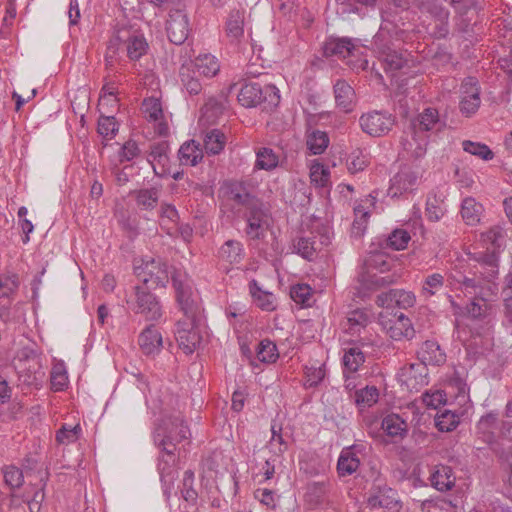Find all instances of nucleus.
<instances>
[{
  "label": "nucleus",
  "instance_id": "f257e3e1",
  "mask_svg": "<svg viewBox=\"0 0 512 512\" xmlns=\"http://www.w3.org/2000/svg\"><path fill=\"white\" fill-rule=\"evenodd\" d=\"M392 261L381 251H373L368 254L363 262V266L358 275L357 281L359 289L365 291H375L389 286L397 281L399 275L393 273L390 275H379L390 270Z\"/></svg>",
  "mask_w": 512,
  "mask_h": 512
},
{
  "label": "nucleus",
  "instance_id": "f03ea898",
  "mask_svg": "<svg viewBox=\"0 0 512 512\" xmlns=\"http://www.w3.org/2000/svg\"><path fill=\"white\" fill-rule=\"evenodd\" d=\"M173 285L177 291V300L184 312V319L177 322L176 339L179 347L186 353H193L201 341V336L195 326V316L189 297L183 289L181 282L172 277Z\"/></svg>",
  "mask_w": 512,
  "mask_h": 512
},
{
  "label": "nucleus",
  "instance_id": "7ed1b4c3",
  "mask_svg": "<svg viewBox=\"0 0 512 512\" xmlns=\"http://www.w3.org/2000/svg\"><path fill=\"white\" fill-rule=\"evenodd\" d=\"M154 443L157 446H185L190 445V430L179 419H161L154 429Z\"/></svg>",
  "mask_w": 512,
  "mask_h": 512
},
{
  "label": "nucleus",
  "instance_id": "20e7f679",
  "mask_svg": "<svg viewBox=\"0 0 512 512\" xmlns=\"http://www.w3.org/2000/svg\"><path fill=\"white\" fill-rule=\"evenodd\" d=\"M367 503L372 509L383 508L389 511L401 509L397 491L381 481L375 482L371 487Z\"/></svg>",
  "mask_w": 512,
  "mask_h": 512
},
{
  "label": "nucleus",
  "instance_id": "39448f33",
  "mask_svg": "<svg viewBox=\"0 0 512 512\" xmlns=\"http://www.w3.org/2000/svg\"><path fill=\"white\" fill-rule=\"evenodd\" d=\"M359 123L363 132L374 137H380L392 129L394 118L389 113L372 111L363 114Z\"/></svg>",
  "mask_w": 512,
  "mask_h": 512
},
{
  "label": "nucleus",
  "instance_id": "423d86ee",
  "mask_svg": "<svg viewBox=\"0 0 512 512\" xmlns=\"http://www.w3.org/2000/svg\"><path fill=\"white\" fill-rule=\"evenodd\" d=\"M135 272L144 284L165 286L169 280L167 265L160 258L143 261L141 266L135 267Z\"/></svg>",
  "mask_w": 512,
  "mask_h": 512
},
{
  "label": "nucleus",
  "instance_id": "0eeeda50",
  "mask_svg": "<svg viewBox=\"0 0 512 512\" xmlns=\"http://www.w3.org/2000/svg\"><path fill=\"white\" fill-rule=\"evenodd\" d=\"M22 355L25 358L19 360V377L27 385H37L44 376V373L41 371L40 359L33 349H24Z\"/></svg>",
  "mask_w": 512,
  "mask_h": 512
},
{
  "label": "nucleus",
  "instance_id": "6e6552de",
  "mask_svg": "<svg viewBox=\"0 0 512 512\" xmlns=\"http://www.w3.org/2000/svg\"><path fill=\"white\" fill-rule=\"evenodd\" d=\"M267 96L278 99L275 87L266 86L263 89L258 83H247L242 86L237 98L243 107L252 108L266 101Z\"/></svg>",
  "mask_w": 512,
  "mask_h": 512
},
{
  "label": "nucleus",
  "instance_id": "1a4fd4ad",
  "mask_svg": "<svg viewBox=\"0 0 512 512\" xmlns=\"http://www.w3.org/2000/svg\"><path fill=\"white\" fill-rule=\"evenodd\" d=\"M135 312L148 321H156L162 316L161 306L156 297L144 287H135Z\"/></svg>",
  "mask_w": 512,
  "mask_h": 512
},
{
  "label": "nucleus",
  "instance_id": "9d476101",
  "mask_svg": "<svg viewBox=\"0 0 512 512\" xmlns=\"http://www.w3.org/2000/svg\"><path fill=\"white\" fill-rule=\"evenodd\" d=\"M166 31L172 43L176 45L184 43L189 34L187 14L180 9L171 10L167 20Z\"/></svg>",
  "mask_w": 512,
  "mask_h": 512
},
{
  "label": "nucleus",
  "instance_id": "9b49d317",
  "mask_svg": "<svg viewBox=\"0 0 512 512\" xmlns=\"http://www.w3.org/2000/svg\"><path fill=\"white\" fill-rule=\"evenodd\" d=\"M383 34L379 33L374 37V45L378 54V59L386 71H396L406 64V59L402 53L392 49L389 45L383 43Z\"/></svg>",
  "mask_w": 512,
  "mask_h": 512
},
{
  "label": "nucleus",
  "instance_id": "f8f14e48",
  "mask_svg": "<svg viewBox=\"0 0 512 512\" xmlns=\"http://www.w3.org/2000/svg\"><path fill=\"white\" fill-rule=\"evenodd\" d=\"M246 234L251 239H261L270 226L269 214L259 205L253 204L247 215Z\"/></svg>",
  "mask_w": 512,
  "mask_h": 512
},
{
  "label": "nucleus",
  "instance_id": "ddd939ff",
  "mask_svg": "<svg viewBox=\"0 0 512 512\" xmlns=\"http://www.w3.org/2000/svg\"><path fill=\"white\" fill-rule=\"evenodd\" d=\"M462 98L460 110L466 116L475 113L480 106V92L475 78H467L461 86Z\"/></svg>",
  "mask_w": 512,
  "mask_h": 512
},
{
  "label": "nucleus",
  "instance_id": "4468645a",
  "mask_svg": "<svg viewBox=\"0 0 512 512\" xmlns=\"http://www.w3.org/2000/svg\"><path fill=\"white\" fill-rule=\"evenodd\" d=\"M418 180V173L410 167H403L391 180V186L388 190L389 195L396 197L403 192L413 189Z\"/></svg>",
  "mask_w": 512,
  "mask_h": 512
},
{
  "label": "nucleus",
  "instance_id": "2eb2a0df",
  "mask_svg": "<svg viewBox=\"0 0 512 512\" xmlns=\"http://www.w3.org/2000/svg\"><path fill=\"white\" fill-rule=\"evenodd\" d=\"M120 31L126 32V34H123L124 39L121 41V43H126L127 56L131 60H138L144 54H146L148 49V43L146 42V39L144 38L143 35L135 31L131 32L128 29H121Z\"/></svg>",
  "mask_w": 512,
  "mask_h": 512
},
{
  "label": "nucleus",
  "instance_id": "dca6fc26",
  "mask_svg": "<svg viewBox=\"0 0 512 512\" xmlns=\"http://www.w3.org/2000/svg\"><path fill=\"white\" fill-rule=\"evenodd\" d=\"M402 145L407 155L417 160L426 153L427 137L422 133H416L410 130L403 138Z\"/></svg>",
  "mask_w": 512,
  "mask_h": 512
},
{
  "label": "nucleus",
  "instance_id": "f3484780",
  "mask_svg": "<svg viewBox=\"0 0 512 512\" xmlns=\"http://www.w3.org/2000/svg\"><path fill=\"white\" fill-rule=\"evenodd\" d=\"M162 343V335L154 325L146 327L139 336V346L146 355L159 352Z\"/></svg>",
  "mask_w": 512,
  "mask_h": 512
},
{
  "label": "nucleus",
  "instance_id": "a211bd4d",
  "mask_svg": "<svg viewBox=\"0 0 512 512\" xmlns=\"http://www.w3.org/2000/svg\"><path fill=\"white\" fill-rule=\"evenodd\" d=\"M417 354L424 365H441L446 360V355L440 345L432 340L425 341Z\"/></svg>",
  "mask_w": 512,
  "mask_h": 512
},
{
  "label": "nucleus",
  "instance_id": "6ab92c4d",
  "mask_svg": "<svg viewBox=\"0 0 512 512\" xmlns=\"http://www.w3.org/2000/svg\"><path fill=\"white\" fill-rule=\"evenodd\" d=\"M354 48V44L348 38H330L324 43L323 54L326 57L337 56L344 59L352 54Z\"/></svg>",
  "mask_w": 512,
  "mask_h": 512
},
{
  "label": "nucleus",
  "instance_id": "aec40b11",
  "mask_svg": "<svg viewBox=\"0 0 512 512\" xmlns=\"http://www.w3.org/2000/svg\"><path fill=\"white\" fill-rule=\"evenodd\" d=\"M334 95L338 107L342 108L345 112H350L353 109L355 91L347 81L337 80L334 84Z\"/></svg>",
  "mask_w": 512,
  "mask_h": 512
},
{
  "label": "nucleus",
  "instance_id": "412c9836",
  "mask_svg": "<svg viewBox=\"0 0 512 512\" xmlns=\"http://www.w3.org/2000/svg\"><path fill=\"white\" fill-rule=\"evenodd\" d=\"M439 124V114L434 108H427L411 122L410 130L424 133L436 128Z\"/></svg>",
  "mask_w": 512,
  "mask_h": 512
},
{
  "label": "nucleus",
  "instance_id": "4be33fe9",
  "mask_svg": "<svg viewBox=\"0 0 512 512\" xmlns=\"http://www.w3.org/2000/svg\"><path fill=\"white\" fill-rule=\"evenodd\" d=\"M431 485L438 491H448L452 489L455 484V477L452 474V469L449 466L439 465L430 476Z\"/></svg>",
  "mask_w": 512,
  "mask_h": 512
},
{
  "label": "nucleus",
  "instance_id": "5701e85b",
  "mask_svg": "<svg viewBox=\"0 0 512 512\" xmlns=\"http://www.w3.org/2000/svg\"><path fill=\"white\" fill-rule=\"evenodd\" d=\"M168 144L167 142H160L151 146L150 153L148 155V161L153 167L154 172L157 175L165 173V166L168 163Z\"/></svg>",
  "mask_w": 512,
  "mask_h": 512
},
{
  "label": "nucleus",
  "instance_id": "b1692460",
  "mask_svg": "<svg viewBox=\"0 0 512 512\" xmlns=\"http://www.w3.org/2000/svg\"><path fill=\"white\" fill-rule=\"evenodd\" d=\"M179 161L182 165L195 166L203 158L200 144L194 140L185 142L178 151Z\"/></svg>",
  "mask_w": 512,
  "mask_h": 512
},
{
  "label": "nucleus",
  "instance_id": "393cba45",
  "mask_svg": "<svg viewBox=\"0 0 512 512\" xmlns=\"http://www.w3.org/2000/svg\"><path fill=\"white\" fill-rule=\"evenodd\" d=\"M226 35L233 42H238L244 35V11L233 10L226 21Z\"/></svg>",
  "mask_w": 512,
  "mask_h": 512
},
{
  "label": "nucleus",
  "instance_id": "a878e982",
  "mask_svg": "<svg viewBox=\"0 0 512 512\" xmlns=\"http://www.w3.org/2000/svg\"><path fill=\"white\" fill-rule=\"evenodd\" d=\"M481 269L479 270L480 276L490 283L498 274V257L495 250L491 252L482 253L478 258Z\"/></svg>",
  "mask_w": 512,
  "mask_h": 512
},
{
  "label": "nucleus",
  "instance_id": "bb28decb",
  "mask_svg": "<svg viewBox=\"0 0 512 512\" xmlns=\"http://www.w3.org/2000/svg\"><path fill=\"white\" fill-rule=\"evenodd\" d=\"M194 73L203 75L205 77L215 76L219 70L220 65L215 56L210 54L199 55L193 62Z\"/></svg>",
  "mask_w": 512,
  "mask_h": 512
},
{
  "label": "nucleus",
  "instance_id": "cd10ccee",
  "mask_svg": "<svg viewBox=\"0 0 512 512\" xmlns=\"http://www.w3.org/2000/svg\"><path fill=\"white\" fill-rule=\"evenodd\" d=\"M306 145L311 154H322L329 145V137L324 131L309 129L306 132Z\"/></svg>",
  "mask_w": 512,
  "mask_h": 512
},
{
  "label": "nucleus",
  "instance_id": "c85d7f7f",
  "mask_svg": "<svg viewBox=\"0 0 512 512\" xmlns=\"http://www.w3.org/2000/svg\"><path fill=\"white\" fill-rule=\"evenodd\" d=\"M360 460L353 450H342L337 462V472L340 477L352 475L357 471Z\"/></svg>",
  "mask_w": 512,
  "mask_h": 512
},
{
  "label": "nucleus",
  "instance_id": "c756f323",
  "mask_svg": "<svg viewBox=\"0 0 512 512\" xmlns=\"http://www.w3.org/2000/svg\"><path fill=\"white\" fill-rule=\"evenodd\" d=\"M407 428V423L397 414H389L382 420V429L388 436L395 439H402Z\"/></svg>",
  "mask_w": 512,
  "mask_h": 512
},
{
  "label": "nucleus",
  "instance_id": "7c9ffc66",
  "mask_svg": "<svg viewBox=\"0 0 512 512\" xmlns=\"http://www.w3.org/2000/svg\"><path fill=\"white\" fill-rule=\"evenodd\" d=\"M483 213V206L472 197L463 200L461 206V216L466 224L476 225L480 222Z\"/></svg>",
  "mask_w": 512,
  "mask_h": 512
},
{
  "label": "nucleus",
  "instance_id": "2f4dec72",
  "mask_svg": "<svg viewBox=\"0 0 512 512\" xmlns=\"http://www.w3.org/2000/svg\"><path fill=\"white\" fill-rule=\"evenodd\" d=\"M159 193L158 188L152 187L135 190L131 194L134 196L138 207L144 210H153L158 204Z\"/></svg>",
  "mask_w": 512,
  "mask_h": 512
},
{
  "label": "nucleus",
  "instance_id": "473e14b6",
  "mask_svg": "<svg viewBox=\"0 0 512 512\" xmlns=\"http://www.w3.org/2000/svg\"><path fill=\"white\" fill-rule=\"evenodd\" d=\"M219 256L230 264L240 263L244 258L242 243L236 240H227L221 246Z\"/></svg>",
  "mask_w": 512,
  "mask_h": 512
},
{
  "label": "nucleus",
  "instance_id": "72a5a7b5",
  "mask_svg": "<svg viewBox=\"0 0 512 512\" xmlns=\"http://www.w3.org/2000/svg\"><path fill=\"white\" fill-rule=\"evenodd\" d=\"M388 333L394 340L411 339L415 334V330L410 319L401 314L389 327Z\"/></svg>",
  "mask_w": 512,
  "mask_h": 512
},
{
  "label": "nucleus",
  "instance_id": "f704fd0d",
  "mask_svg": "<svg viewBox=\"0 0 512 512\" xmlns=\"http://www.w3.org/2000/svg\"><path fill=\"white\" fill-rule=\"evenodd\" d=\"M227 138L225 134L219 129H212L208 131L203 139L204 148L207 154L217 155L226 145Z\"/></svg>",
  "mask_w": 512,
  "mask_h": 512
},
{
  "label": "nucleus",
  "instance_id": "c9c22d12",
  "mask_svg": "<svg viewBox=\"0 0 512 512\" xmlns=\"http://www.w3.org/2000/svg\"><path fill=\"white\" fill-rule=\"evenodd\" d=\"M364 362L365 355L359 347L352 346L344 350L343 365L345 371L356 372Z\"/></svg>",
  "mask_w": 512,
  "mask_h": 512
},
{
  "label": "nucleus",
  "instance_id": "e433bc0d",
  "mask_svg": "<svg viewBox=\"0 0 512 512\" xmlns=\"http://www.w3.org/2000/svg\"><path fill=\"white\" fill-rule=\"evenodd\" d=\"M330 487V482L326 480L312 481L306 486V497L309 502L314 504L322 503Z\"/></svg>",
  "mask_w": 512,
  "mask_h": 512
},
{
  "label": "nucleus",
  "instance_id": "4c0bfd02",
  "mask_svg": "<svg viewBox=\"0 0 512 512\" xmlns=\"http://www.w3.org/2000/svg\"><path fill=\"white\" fill-rule=\"evenodd\" d=\"M250 292L258 307L262 310L273 311L275 309L273 294L261 290L255 280L250 283Z\"/></svg>",
  "mask_w": 512,
  "mask_h": 512
},
{
  "label": "nucleus",
  "instance_id": "58836bf2",
  "mask_svg": "<svg viewBox=\"0 0 512 512\" xmlns=\"http://www.w3.org/2000/svg\"><path fill=\"white\" fill-rule=\"evenodd\" d=\"M255 167L262 170H273L278 166L279 157L271 148H260L256 153Z\"/></svg>",
  "mask_w": 512,
  "mask_h": 512
},
{
  "label": "nucleus",
  "instance_id": "ea45409f",
  "mask_svg": "<svg viewBox=\"0 0 512 512\" xmlns=\"http://www.w3.org/2000/svg\"><path fill=\"white\" fill-rule=\"evenodd\" d=\"M81 432L82 429L79 424L75 426L64 424L56 433V441L59 445L74 444L79 439Z\"/></svg>",
  "mask_w": 512,
  "mask_h": 512
},
{
  "label": "nucleus",
  "instance_id": "a19ab883",
  "mask_svg": "<svg viewBox=\"0 0 512 512\" xmlns=\"http://www.w3.org/2000/svg\"><path fill=\"white\" fill-rule=\"evenodd\" d=\"M325 469L326 463L314 458L313 455L309 456V452H305L300 460V470L307 475H318Z\"/></svg>",
  "mask_w": 512,
  "mask_h": 512
},
{
  "label": "nucleus",
  "instance_id": "79ce46f5",
  "mask_svg": "<svg viewBox=\"0 0 512 512\" xmlns=\"http://www.w3.org/2000/svg\"><path fill=\"white\" fill-rule=\"evenodd\" d=\"M458 424L459 416L449 410H444L435 417V425L440 431H452Z\"/></svg>",
  "mask_w": 512,
  "mask_h": 512
},
{
  "label": "nucleus",
  "instance_id": "37998d69",
  "mask_svg": "<svg viewBox=\"0 0 512 512\" xmlns=\"http://www.w3.org/2000/svg\"><path fill=\"white\" fill-rule=\"evenodd\" d=\"M379 392L375 386H366L356 391L355 402L360 407H371L378 401Z\"/></svg>",
  "mask_w": 512,
  "mask_h": 512
},
{
  "label": "nucleus",
  "instance_id": "c03bdc74",
  "mask_svg": "<svg viewBox=\"0 0 512 512\" xmlns=\"http://www.w3.org/2000/svg\"><path fill=\"white\" fill-rule=\"evenodd\" d=\"M257 357L261 362L274 363L279 357L276 345L268 340H262L258 345Z\"/></svg>",
  "mask_w": 512,
  "mask_h": 512
},
{
  "label": "nucleus",
  "instance_id": "a18cd8bd",
  "mask_svg": "<svg viewBox=\"0 0 512 512\" xmlns=\"http://www.w3.org/2000/svg\"><path fill=\"white\" fill-rule=\"evenodd\" d=\"M4 481L11 489H18L24 483V476L21 469L14 465L4 466L2 469Z\"/></svg>",
  "mask_w": 512,
  "mask_h": 512
},
{
  "label": "nucleus",
  "instance_id": "49530a36",
  "mask_svg": "<svg viewBox=\"0 0 512 512\" xmlns=\"http://www.w3.org/2000/svg\"><path fill=\"white\" fill-rule=\"evenodd\" d=\"M142 111L149 121H158L163 116L161 103L156 98L145 99L142 103Z\"/></svg>",
  "mask_w": 512,
  "mask_h": 512
},
{
  "label": "nucleus",
  "instance_id": "de8ad7c7",
  "mask_svg": "<svg viewBox=\"0 0 512 512\" xmlns=\"http://www.w3.org/2000/svg\"><path fill=\"white\" fill-rule=\"evenodd\" d=\"M367 164L368 157L360 149L352 151L347 158V168L352 174L363 171Z\"/></svg>",
  "mask_w": 512,
  "mask_h": 512
},
{
  "label": "nucleus",
  "instance_id": "09e8293b",
  "mask_svg": "<svg viewBox=\"0 0 512 512\" xmlns=\"http://www.w3.org/2000/svg\"><path fill=\"white\" fill-rule=\"evenodd\" d=\"M488 311H489V305L485 301L483 295H481L480 299H474L466 307V313L472 319L485 318L488 314Z\"/></svg>",
  "mask_w": 512,
  "mask_h": 512
},
{
  "label": "nucleus",
  "instance_id": "8fccbe9b",
  "mask_svg": "<svg viewBox=\"0 0 512 512\" xmlns=\"http://www.w3.org/2000/svg\"><path fill=\"white\" fill-rule=\"evenodd\" d=\"M294 248L298 254L307 260H312L316 254L315 243L309 237H299L294 243Z\"/></svg>",
  "mask_w": 512,
  "mask_h": 512
},
{
  "label": "nucleus",
  "instance_id": "3c124183",
  "mask_svg": "<svg viewBox=\"0 0 512 512\" xmlns=\"http://www.w3.org/2000/svg\"><path fill=\"white\" fill-rule=\"evenodd\" d=\"M410 241V235L406 230L396 229L387 239V245L394 250L405 249Z\"/></svg>",
  "mask_w": 512,
  "mask_h": 512
},
{
  "label": "nucleus",
  "instance_id": "603ef678",
  "mask_svg": "<svg viewBox=\"0 0 512 512\" xmlns=\"http://www.w3.org/2000/svg\"><path fill=\"white\" fill-rule=\"evenodd\" d=\"M330 173L320 163H314L310 168V179L317 187H324L328 184Z\"/></svg>",
  "mask_w": 512,
  "mask_h": 512
},
{
  "label": "nucleus",
  "instance_id": "864d4df0",
  "mask_svg": "<svg viewBox=\"0 0 512 512\" xmlns=\"http://www.w3.org/2000/svg\"><path fill=\"white\" fill-rule=\"evenodd\" d=\"M464 151L478 156L484 160H490L493 158V152L489 149L487 145L472 142V141H464L463 142Z\"/></svg>",
  "mask_w": 512,
  "mask_h": 512
},
{
  "label": "nucleus",
  "instance_id": "5fc2aeb1",
  "mask_svg": "<svg viewBox=\"0 0 512 512\" xmlns=\"http://www.w3.org/2000/svg\"><path fill=\"white\" fill-rule=\"evenodd\" d=\"M19 286L17 275H2L0 276V297L8 298L16 292Z\"/></svg>",
  "mask_w": 512,
  "mask_h": 512
},
{
  "label": "nucleus",
  "instance_id": "6e6d98bb",
  "mask_svg": "<svg viewBox=\"0 0 512 512\" xmlns=\"http://www.w3.org/2000/svg\"><path fill=\"white\" fill-rule=\"evenodd\" d=\"M125 31H117L116 34L110 39L107 52L105 55V62L107 67H112L114 64L115 56L117 54L119 45L121 41L124 39Z\"/></svg>",
  "mask_w": 512,
  "mask_h": 512
},
{
  "label": "nucleus",
  "instance_id": "4d7b16f0",
  "mask_svg": "<svg viewBox=\"0 0 512 512\" xmlns=\"http://www.w3.org/2000/svg\"><path fill=\"white\" fill-rule=\"evenodd\" d=\"M118 131L117 122L114 117L102 116L98 120V133L104 138L111 139Z\"/></svg>",
  "mask_w": 512,
  "mask_h": 512
},
{
  "label": "nucleus",
  "instance_id": "13d9d810",
  "mask_svg": "<svg viewBox=\"0 0 512 512\" xmlns=\"http://www.w3.org/2000/svg\"><path fill=\"white\" fill-rule=\"evenodd\" d=\"M481 278H483L481 276ZM459 283L464 287V289L468 293H474L475 295H483V289L485 283H488L486 280H480L478 277H467L463 276L461 280H458Z\"/></svg>",
  "mask_w": 512,
  "mask_h": 512
},
{
  "label": "nucleus",
  "instance_id": "bf43d9fd",
  "mask_svg": "<svg viewBox=\"0 0 512 512\" xmlns=\"http://www.w3.org/2000/svg\"><path fill=\"white\" fill-rule=\"evenodd\" d=\"M355 219L352 224L353 232L357 235H362L365 231L366 224L369 217V212L366 211L362 206H357L354 209Z\"/></svg>",
  "mask_w": 512,
  "mask_h": 512
},
{
  "label": "nucleus",
  "instance_id": "052dcab7",
  "mask_svg": "<svg viewBox=\"0 0 512 512\" xmlns=\"http://www.w3.org/2000/svg\"><path fill=\"white\" fill-rule=\"evenodd\" d=\"M180 75H181V80H182L184 86L186 87L187 91L190 94L196 95L201 91V89H202L201 83L199 82L198 79H196L190 75L189 68H186L185 66H183L181 68Z\"/></svg>",
  "mask_w": 512,
  "mask_h": 512
},
{
  "label": "nucleus",
  "instance_id": "680f3d73",
  "mask_svg": "<svg viewBox=\"0 0 512 512\" xmlns=\"http://www.w3.org/2000/svg\"><path fill=\"white\" fill-rule=\"evenodd\" d=\"M160 224L162 227L169 226L170 224L176 225L179 219L176 208L170 204H162L160 210Z\"/></svg>",
  "mask_w": 512,
  "mask_h": 512
},
{
  "label": "nucleus",
  "instance_id": "e2e57ef3",
  "mask_svg": "<svg viewBox=\"0 0 512 512\" xmlns=\"http://www.w3.org/2000/svg\"><path fill=\"white\" fill-rule=\"evenodd\" d=\"M443 284L444 277L439 273H434L426 278L422 290L424 293L432 296L443 286Z\"/></svg>",
  "mask_w": 512,
  "mask_h": 512
},
{
  "label": "nucleus",
  "instance_id": "0e129e2a",
  "mask_svg": "<svg viewBox=\"0 0 512 512\" xmlns=\"http://www.w3.org/2000/svg\"><path fill=\"white\" fill-rule=\"evenodd\" d=\"M291 298L299 304L309 305L311 288L308 285H296L291 289Z\"/></svg>",
  "mask_w": 512,
  "mask_h": 512
},
{
  "label": "nucleus",
  "instance_id": "69168bd1",
  "mask_svg": "<svg viewBox=\"0 0 512 512\" xmlns=\"http://www.w3.org/2000/svg\"><path fill=\"white\" fill-rule=\"evenodd\" d=\"M51 385L54 390L61 391L67 385V376L61 366H55L51 372Z\"/></svg>",
  "mask_w": 512,
  "mask_h": 512
},
{
  "label": "nucleus",
  "instance_id": "338daca9",
  "mask_svg": "<svg viewBox=\"0 0 512 512\" xmlns=\"http://www.w3.org/2000/svg\"><path fill=\"white\" fill-rule=\"evenodd\" d=\"M416 303V296L411 291L396 289V306L407 309L413 307Z\"/></svg>",
  "mask_w": 512,
  "mask_h": 512
},
{
  "label": "nucleus",
  "instance_id": "774afa93",
  "mask_svg": "<svg viewBox=\"0 0 512 512\" xmlns=\"http://www.w3.org/2000/svg\"><path fill=\"white\" fill-rule=\"evenodd\" d=\"M230 197L233 201H235L238 204L247 205L249 208L253 204H258L249 193H247L243 188L241 187H235L232 188L230 191Z\"/></svg>",
  "mask_w": 512,
  "mask_h": 512
}]
</instances>
